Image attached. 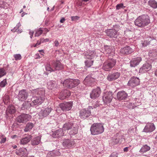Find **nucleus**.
I'll use <instances>...</instances> for the list:
<instances>
[{
  "mask_svg": "<svg viewBox=\"0 0 157 157\" xmlns=\"http://www.w3.org/2000/svg\"><path fill=\"white\" fill-rule=\"evenodd\" d=\"M149 5L153 8H157V2L154 0H150L148 2Z\"/></svg>",
  "mask_w": 157,
  "mask_h": 157,
  "instance_id": "obj_38",
  "label": "nucleus"
},
{
  "mask_svg": "<svg viewBox=\"0 0 157 157\" xmlns=\"http://www.w3.org/2000/svg\"><path fill=\"white\" fill-rule=\"evenodd\" d=\"M56 153V155H59L60 154L59 152L58 151H54L53 152H50L49 153L47 154V156L48 157H53L54 154Z\"/></svg>",
  "mask_w": 157,
  "mask_h": 157,
  "instance_id": "obj_41",
  "label": "nucleus"
},
{
  "mask_svg": "<svg viewBox=\"0 0 157 157\" xmlns=\"http://www.w3.org/2000/svg\"><path fill=\"white\" fill-rule=\"evenodd\" d=\"M94 81L95 79L93 78L88 75L84 79L83 83L86 85L90 86L94 84Z\"/></svg>",
  "mask_w": 157,
  "mask_h": 157,
  "instance_id": "obj_14",
  "label": "nucleus"
},
{
  "mask_svg": "<svg viewBox=\"0 0 157 157\" xmlns=\"http://www.w3.org/2000/svg\"><path fill=\"white\" fill-rule=\"evenodd\" d=\"M141 60L140 57L134 58L130 62V66L132 67H134L138 65Z\"/></svg>",
  "mask_w": 157,
  "mask_h": 157,
  "instance_id": "obj_22",
  "label": "nucleus"
},
{
  "mask_svg": "<svg viewBox=\"0 0 157 157\" xmlns=\"http://www.w3.org/2000/svg\"><path fill=\"white\" fill-rule=\"evenodd\" d=\"M104 130L103 124L101 123H94L90 128L91 133L92 135H98L103 133Z\"/></svg>",
  "mask_w": 157,
  "mask_h": 157,
  "instance_id": "obj_2",
  "label": "nucleus"
},
{
  "mask_svg": "<svg viewBox=\"0 0 157 157\" xmlns=\"http://www.w3.org/2000/svg\"><path fill=\"white\" fill-rule=\"evenodd\" d=\"M140 79L137 77L133 76L131 78L128 83V85L131 87H134L140 85Z\"/></svg>",
  "mask_w": 157,
  "mask_h": 157,
  "instance_id": "obj_8",
  "label": "nucleus"
},
{
  "mask_svg": "<svg viewBox=\"0 0 157 157\" xmlns=\"http://www.w3.org/2000/svg\"><path fill=\"white\" fill-rule=\"evenodd\" d=\"M75 143V141L73 140L65 139L63 141V145L65 148H69L74 146Z\"/></svg>",
  "mask_w": 157,
  "mask_h": 157,
  "instance_id": "obj_19",
  "label": "nucleus"
},
{
  "mask_svg": "<svg viewBox=\"0 0 157 157\" xmlns=\"http://www.w3.org/2000/svg\"><path fill=\"white\" fill-rule=\"evenodd\" d=\"M31 106V102L29 101L25 102L22 105L21 109L22 110H25L29 108Z\"/></svg>",
  "mask_w": 157,
  "mask_h": 157,
  "instance_id": "obj_35",
  "label": "nucleus"
},
{
  "mask_svg": "<svg viewBox=\"0 0 157 157\" xmlns=\"http://www.w3.org/2000/svg\"><path fill=\"white\" fill-rule=\"evenodd\" d=\"M78 79H69L65 80L63 83L64 86L71 89L77 86L80 83Z\"/></svg>",
  "mask_w": 157,
  "mask_h": 157,
  "instance_id": "obj_4",
  "label": "nucleus"
},
{
  "mask_svg": "<svg viewBox=\"0 0 157 157\" xmlns=\"http://www.w3.org/2000/svg\"><path fill=\"white\" fill-rule=\"evenodd\" d=\"M39 52H43V53H44V50H39Z\"/></svg>",
  "mask_w": 157,
  "mask_h": 157,
  "instance_id": "obj_63",
  "label": "nucleus"
},
{
  "mask_svg": "<svg viewBox=\"0 0 157 157\" xmlns=\"http://www.w3.org/2000/svg\"><path fill=\"white\" fill-rule=\"evenodd\" d=\"M149 56L151 60L157 59V51L155 50L150 51L149 52Z\"/></svg>",
  "mask_w": 157,
  "mask_h": 157,
  "instance_id": "obj_29",
  "label": "nucleus"
},
{
  "mask_svg": "<svg viewBox=\"0 0 157 157\" xmlns=\"http://www.w3.org/2000/svg\"><path fill=\"white\" fill-rule=\"evenodd\" d=\"M128 147H126L124 148V152H127L128 151Z\"/></svg>",
  "mask_w": 157,
  "mask_h": 157,
  "instance_id": "obj_61",
  "label": "nucleus"
},
{
  "mask_svg": "<svg viewBox=\"0 0 157 157\" xmlns=\"http://www.w3.org/2000/svg\"><path fill=\"white\" fill-rule=\"evenodd\" d=\"M151 40H148L147 41V40L146 39V40H144V42H143V41H142L141 44L143 46V47H145L146 46L149 44L150 41Z\"/></svg>",
  "mask_w": 157,
  "mask_h": 157,
  "instance_id": "obj_48",
  "label": "nucleus"
},
{
  "mask_svg": "<svg viewBox=\"0 0 157 157\" xmlns=\"http://www.w3.org/2000/svg\"><path fill=\"white\" fill-rule=\"evenodd\" d=\"M90 115V110L88 109H83L80 111V117L82 119H86Z\"/></svg>",
  "mask_w": 157,
  "mask_h": 157,
  "instance_id": "obj_16",
  "label": "nucleus"
},
{
  "mask_svg": "<svg viewBox=\"0 0 157 157\" xmlns=\"http://www.w3.org/2000/svg\"><path fill=\"white\" fill-rule=\"evenodd\" d=\"M123 4L122 3L117 4L116 6L117 10H119L121 8H123Z\"/></svg>",
  "mask_w": 157,
  "mask_h": 157,
  "instance_id": "obj_53",
  "label": "nucleus"
},
{
  "mask_svg": "<svg viewBox=\"0 0 157 157\" xmlns=\"http://www.w3.org/2000/svg\"><path fill=\"white\" fill-rule=\"evenodd\" d=\"M6 71L4 68H0V78L6 75Z\"/></svg>",
  "mask_w": 157,
  "mask_h": 157,
  "instance_id": "obj_42",
  "label": "nucleus"
},
{
  "mask_svg": "<svg viewBox=\"0 0 157 157\" xmlns=\"http://www.w3.org/2000/svg\"><path fill=\"white\" fill-rule=\"evenodd\" d=\"M34 125L32 123L29 122L28 123L24 129V131L27 132L30 131L33 127Z\"/></svg>",
  "mask_w": 157,
  "mask_h": 157,
  "instance_id": "obj_34",
  "label": "nucleus"
},
{
  "mask_svg": "<svg viewBox=\"0 0 157 157\" xmlns=\"http://www.w3.org/2000/svg\"><path fill=\"white\" fill-rule=\"evenodd\" d=\"M31 136L27 135V136L20 140V143L21 144H26L31 140Z\"/></svg>",
  "mask_w": 157,
  "mask_h": 157,
  "instance_id": "obj_31",
  "label": "nucleus"
},
{
  "mask_svg": "<svg viewBox=\"0 0 157 157\" xmlns=\"http://www.w3.org/2000/svg\"><path fill=\"white\" fill-rule=\"evenodd\" d=\"M118 153L113 152L111 154L109 157H118Z\"/></svg>",
  "mask_w": 157,
  "mask_h": 157,
  "instance_id": "obj_52",
  "label": "nucleus"
},
{
  "mask_svg": "<svg viewBox=\"0 0 157 157\" xmlns=\"http://www.w3.org/2000/svg\"><path fill=\"white\" fill-rule=\"evenodd\" d=\"M41 137L37 136L32 139L31 141V144L33 146L38 144L40 142Z\"/></svg>",
  "mask_w": 157,
  "mask_h": 157,
  "instance_id": "obj_30",
  "label": "nucleus"
},
{
  "mask_svg": "<svg viewBox=\"0 0 157 157\" xmlns=\"http://www.w3.org/2000/svg\"><path fill=\"white\" fill-rule=\"evenodd\" d=\"M42 42H41V40H40V42H39V41H37V43H36V44L34 46V47H36L37 46V45H39Z\"/></svg>",
  "mask_w": 157,
  "mask_h": 157,
  "instance_id": "obj_60",
  "label": "nucleus"
},
{
  "mask_svg": "<svg viewBox=\"0 0 157 157\" xmlns=\"http://www.w3.org/2000/svg\"><path fill=\"white\" fill-rule=\"evenodd\" d=\"M133 51L132 48L129 46H126L121 48L120 50V52L122 55H126L131 53Z\"/></svg>",
  "mask_w": 157,
  "mask_h": 157,
  "instance_id": "obj_15",
  "label": "nucleus"
},
{
  "mask_svg": "<svg viewBox=\"0 0 157 157\" xmlns=\"http://www.w3.org/2000/svg\"><path fill=\"white\" fill-rule=\"evenodd\" d=\"M16 109L14 107L13 105H9L7 108L6 112L7 114H13L15 113Z\"/></svg>",
  "mask_w": 157,
  "mask_h": 157,
  "instance_id": "obj_33",
  "label": "nucleus"
},
{
  "mask_svg": "<svg viewBox=\"0 0 157 157\" xmlns=\"http://www.w3.org/2000/svg\"><path fill=\"white\" fill-rule=\"evenodd\" d=\"M49 41V39L48 38H46L45 39H44L43 38H42L41 39V42L42 43H43L44 42H48Z\"/></svg>",
  "mask_w": 157,
  "mask_h": 157,
  "instance_id": "obj_57",
  "label": "nucleus"
},
{
  "mask_svg": "<svg viewBox=\"0 0 157 157\" xmlns=\"http://www.w3.org/2000/svg\"><path fill=\"white\" fill-rule=\"evenodd\" d=\"M64 131L62 128L56 130L53 134V136L55 138H57L64 135Z\"/></svg>",
  "mask_w": 157,
  "mask_h": 157,
  "instance_id": "obj_28",
  "label": "nucleus"
},
{
  "mask_svg": "<svg viewBox=\"0 0 157 157\" xmlns=\"http://www.w3.org/2000/svg\"><path fill=\"white\" fill-rule=\"evenodd\" d=\"M31 118V117L30 115L23 113L17 117V121L20 123H25L29 121Z\"/></svg>",
  "mask_w": 157,
  "mask_h": 157,
  "instance_id": "obj_6",
  "label": "nucleus"
},
{
  "mask_svg": "<svg viewBox=\"0 0 157 157\" xmlns=\"http://www.w3.org/2000/svg\"><path fill=\"white\" fill-rule=\"evenodd\" d=\"M120 76V73L118 72H112L108 75L107 79L109 81H113L117 79Z\"/></svg>",
  "mask_w": 157,
  "mask_h": 157,
  "instance_id": "obj_13",
  "label": "nucleus"
},
{
  "mask_svg": "<svg viewBox=\"0 0 157 157\" xmlns=\"http://www.w3.org/2000/svg\"><path fill=\"white\" fill-rule=\"evenodd\" d=\"M31 93L34 95H37V96L45 98V90L43 88L33 89L32 90Z\"/></svg>",
  "mask_w": 157,
  "mask_h": 157,
  "instance_id": "obj_9",
  "label": "nucleus"
},
{
  "mask_svg": "<svg viewBox=\"0 0 157 157\" xmlns=\"http://www.w3.org/2000/svg\"><path fill=\"white\" fill-rule=\"evenodd\" d=\"M54 46L56 47H58L59 45V43L58 41L57 40H56L54 43Z\"/></svg>",
  "mask_w": 157,
  "mask_h": 157,
  "instance_id": "obj_56",
  "label": "nucleus"
},
{
  "mask_svg": "<svg viewBox=\"0 0 157 157\" xmlns=\"http://www.w3.org/2000/svg\"><path fill=\"white\" fill-rule=\"evenodd\" d=\"M142 66H144V68H145L147 71L150 70L151 67V65L148 63L144 64Z\"/></svg>",
  "mask_w": 157,
  "mask_h": 157,
  "instance_id": "obj_43",
  "label": "nucleus"
},
{
  "mask_svg": "<svg viewBox=\"0 0 157 157\" xmlns=\"http://www.w3.org/2000/svg\"><path fill=\"white\" fill-rule=\"evenodd\" d=\"M52 68L50 65L48 64L46 66V70L50 72L54 71L55 70H59L63 69V66L59 60L53 61L52 64Z\"/></svg>",
  "mask_w": 157,
  "mask_h": 157,
  "instance_id": "obj_3",
  "label": "nucleus"
},
{
  "mask_svg": "<svg viewBox=\"0 0 157 157\" xmlns=\"http://www.w3.org/2000/svg\"><path fill=\"white\" fill-rule=\"evenodd\" d=\"M144 66H142V67H141L140 68L139 70V72L140 73L142 74L147 71L146 70V68H144Z\"/></svg>",
  "mask_w": 157,
  "mask_h": 157,
  "instance_id": "obj_50",
  "label": "nucleus"
},
{
  "mask_svg": "<svg viewBox=\"0 0 157 157\" xmlns=\"http://www.w3.org/2000/svg\"><path fill=\"white\" fill-rule=\"evenodd\" d=\"M103 48L105 50V52L106 53H110L111 52L110 46L107 45L104 46Z\"/></svg>",
  "mask_w": 157,
  "mask_h": 157,
  "instance_id": "obj_40",
  "label": "nucleus"
},
{
  "mask_svg": "<svg viewBox=\"0 0 157 157\" xmlns=\"http://www.w3.org/2000/svg\"><path fill=\"white\" fill-rule=\"evenodd\" d=\"M45 98L43 97L36 96L33 98V101L31 102V106H33L36 105L41 104L44 101Z\"/></svg>",
  "mask_w": 157,
  "mask_h": 157,
  "instance_id": "obj_10",
  "label": "nucleus"
},
{
  "mask_svg": "<svg viewBox=\"0 0 157 157\" xmlns=\"http://www.w3.org/2000/svg\"><path fill=\"white\" fill-rule=\"evenodd\" d=\"M43 33V31L41 28H40L38 30H37L35 34V36H38L41 35Z\"/></svg>",
  "mask_w": 157,
  "mask_h": 157,
  "instance_id": "obj_46",
  "label": "nucleus"
},
{
  "mask_svg": "<svg viewBox=\"0 0 157 157\" xmlns=\"http://www.w3.org/2000/svg\"><path fill=\"white\" fill-rule=\"evenodd\" d=\"M73 105L72 102H65L61 103L59 106L61 109L63 111H67L70 110Z\"/></svg>",
  "mask_w": 157,
  "mask_h": 157,
  "instance_id": "obj_12",
  "label": "nucleus"
},
{
  "mask_svg": "<svg viewBox=\"0 0 157 157\" xmlns=\"http://www.w3.org/2000/svg\"><path fill=\"white\" fill-rule=\"evenodd\" d=\"M134 129L133 128H129L128 131V134L131 135H133L135 133L134 132Z\"/></svg>",
  "mask_w": 157,
  "mask_h": 157,
  "instance_id": "obj_51",
  "label": "nucleus"
},
{
  "mask_svg": "<svg viewBox=\"0 0 157 157\" xmlns=\"http://www.w3.org/2000/svg\"><path fill=\"white\" fill-rule=\"evenodd\" d=\"M83 1H78L77 2V5L78 6H82L84 4L83 3Z\"/></svg>",
  "mask_w": 157,
  "mask_h": 157,
  "instance_id": "obj_55",
  "label": "nucleus"
},
{
  "mask_svg": "<svg viewBox=\"0 0 157 157\" xmlns=\"http://www.w3.org/2000/svg\"><path fill=\"white\" fill-rule=\"evenodd\" d=\"M116 60L114 59H109L103 63L102 68L105 71H109L115 65Z\"/></svg>",
  "mask_w": 157,
  "mask_h": 157,
  "instance_id": "obj_5",
  "label": "nucleus"
},
{
  "mask_svg": "<svg viewBox=\"0 0 157 157\" xmlns=\"http://www.w3.org/2000/svg\"><path fill=\"white\" fill-rule=\"evenodd\" d=\"M72 21H75L79 19V17L78 16H72L71 17Z\"/></svg>",
  "mask_w": 157,
  "mask_h": 157,
  "instance_id": "obj_54",
  "label": "nucleus"
},
{
  "mask_svg": "<svg viewBox=\"0 0 157 157\" xmlns=\"http://www.w3.org/2000/svg\"><path fill=\"white\" fill-rule=\"evenodd\" d=\"M155 129V127L153 123H148L145 127L143 131L146 132H151Z\"/></svg>",
  "mask_w": 157,
  "mask_h": 157,
  "instance_id": "obj_20",
  "label": "nucleus"
},
{
  "mask_svg": "<svg viewBox=\"0 0 157 157\" xmlns=\"http://www.w3.org/2000/svg\"><path fill=\"white\" fill-rule=\"evenodd\" d=\"M28 94L25 90H20L18 95V99L20 101H23L28 98Z\"/></svg>",
  "mask_w": 157,
  "mask_h": 157,
  "instance_id": "obj_11",
  "label": "nucleus"
},
{
  "mask_svg": "<svg viewBox=\"0 0 157 157\" xmlns=\"http://www.w3.org/2000/svg\"><path fill=\"white\" fill-rule=\"evenodd\" d=\"M150 149V146H147V145H145L142 147L140 151V152L144 153L148 151Z\"/></svg>",
  "mask_w": 157,
  "mask_h": 157,
  "instance_id": "obj_36",
  "label": "nucleus"
},
{
  "mask_svg": "<svg viewBox=\"0 0 157 157\" xmlns=\"http://www.w3.org/2000/svg\"><path fill=\"white\" fill-rule=\"evenodd\" d=\"M7 84L6 79H5L0 82V87L2 88L4 87Z\"/></svg>",
  "mask_w": 157,
  "mask_h": 157,
  "instance_id": "obj_45",
  "label": "nucleus"
},
{
  "mask_svg": "<svg viewBox=\"0 0 157 157\" xmlns=\"http://www.w3.org/2000/svg\"><path fill=\"white\" fill-rule=\"evenodd\" d=\"M150 21L149 16L143 15L138 17L135 21V25L139 27H143L149 25Z\"/></svg>",
  "mask_w": 157,
  "mask_h": 157,
  "instance_id": "obj_1",
  "label": "nucleus"
},
{
  "mask_svg": "<svg viewBox=\"0 0 157 157\" xmlns=\"http://www.w3.org/2000/svg\"><path fill=\"white\" fill-rule=\"evenodd\" d=\"M16 154L21 156H26L28 154L27 149L25 148H21L16 151Z\"/></svg>",
  "mask_w": 157,
  "mask_h": 157,
  "instance_id": "obj_21",
  "label": "nucleus"
},
{
  "mask_svg": "<svg viewBox=\"0 0 157 157\" xmlns=\"http://www.w3.org/2000/svg\"><path fill=\"white\" fill-rule=\"evenodd\" d=\"M34 32L33 31H32L30 30L29 32V34L30 35V37L31 39L32 38Z\"/></svg>",
  "mask_w": 157,
  "mask_h": 157,
  "instance_id": "obj_58",
  "label": "nucleus"
},
{
  "mask_svg": "<svg viewBox=\"0 0 157 157\" xmlns=\"http://www.w3.org/2000/svg\"><path fill=\"white\" fill-rule=\"evenodd\" d=\"M155 76H157V69L155 70Z\"/></svg>",
  "mask_w": 157,
  "mask_h": 157,
  "instance_id": "obj_64",
  "label": "nucleus"
},
{
  "mask_svg": "<svg viewBox=\"0 0 157 157\" xmlns=\"http://www.w3.org/2000/svg\"><path fill=\"white\" fill-rule=\"evenodd\" d=\"M21 25V24L20 23V22L18 23L16 25V26L14 28V29L13 30H15V31H16L18 33H21L22 31V30L21 29H18L20 27Z\"/></svg>",
  "mask_w": 157,
  "mask_h": 157,
  "instance_id": "obj_39",
  "label": "nucleus"
},
{
  "mask_svg": "<svg viewBox=\"0 0 157 157\" xmlns=\"http://www.w3.org/2000/svg\"><path fill=\"white\" fill-rule=\"evenodd\" d=\"M13 57L15 60H21V59L22 57L20 54H16L13 55Z\"/></svg>",
  "mask_w": 157,
  "mask_h": 157,
  "instance_id": "obj_47",
  "label": "nucleus"
},
{
  "mask_svg": "<svg viewBox=\"0 0 157 157\" xmlns=\"http://www.w3.org/2000/svg\"><path fill=\"white\" fill-rule=\"evenodd\" d=\"M52 109L51 108L47 107L43 109L39 113V116L41 117H44L47 116L51 112Z\"/></svg>",
  "mask_w": 157,
  "mask_h": 157,
  "instance_id": "obj_18",
  "label": "nucleus"
},
{
  "mask_svg": "<svg viewBox=\"0 0 157 157\" xmlns=\"http://www.w3.org/2000/svg\"><path fill=\"white\" fill-rule=\"evenodd\" d=\"M36 56L37 57V58L40 59V56L39 55L38 53L36 54Z\"/></svg>",
  "mask_w": 157,
  "mask_h": 157,
  "instance_id": "obj_62",
  "label": "nucleus"
},
{
  "mask_svg": "<svg viewBox=\"0 0 157 157\" xmlns=\"http://www.w3.org/2000/svg\"><path fill=\"white\" fill-rule=\"evenodd\" d=\"M72 127L70 130V131H68V132L71 135H74L76 134L78 132V129L77 126L76 125H75L73 126Z\"/></svg>",
  "mask_w": 157,
  "mask_h": 157,
  "instance_id": "obj_32",
  "label": "nucleus"
},
{
  "mask_svg": "<svg viewBox=\"0 0 157 157\" xmlns=\"http://www.w3.org/2000/svg\"><path fill=\"white\" fill-rule=\"evenodd\" d=\"M93 61L91 60H87L85 62L86 65L87 67H91L93 65Z\"/></svg>",
  "mask_w": 157,
  "mask_h": 157,
  "instance_id": "obj_44",
  "label": "nucleus"
},
{
  "mask_svg": "<svg viewBox=\"0 0 157 157\" xmlns=\"http://www.w3.org/2000/svg\"><path fill=\"white\" fill-rule=\"evenodd\" d=\"M74 125L71 122L66 123L63 125L62 129L64 131V132H68L69 131L71 128Z\"/></svg>",
  "mask_w": 157,
  "mask_h": 157,
  "instance_id": "obj_26",
  "label": "nucleus"
},
{
  "mask_svg": "<svg viewBox=\"0 0 157 157\" xmlns=\"http://www.w3.org/2000/svg\"><path fill=\"white\" fill-rule=\"evenodd\" d=\"M0 137L1 139V141H0V143L1 144L4 143L6 140V138L5 137L4 135L3 134H1L0 135Z\"/></svg>",
  "mask_w": 157,
  "mask_h": 157,
  "instance_id": "obj_49",
  "label": "nucleus"
},
{
  "mask_svg": "<svg viewBox=\"0 0 157 157\" xmlns=\"http://www.w3.org/2000/svg\"><path fill=\"white\" fill-rule=\"evenodd\" d=\"M70 95L71 93L69 91L64 90L60 93L59 98L60 99L63 100L67 98Z\"/></svg>",
  "mask_w": 157,
  "mask_h": 157,
  "instance_id": "obj_24",
  "label": "nucleus"
},
{
  "mask_svg": "<svg viewBox=\"0 0 157 157\" xmlns=\"http://www.w3.org/2000/svg\"><path fill=\"white\" fill-rule=\"evenodd\" d=\"M127 96V94L124 91H119L117 94V98L119 101L125 100Z\"/></svg>",
  "mask_w": 157,
  "mask_h": 157,
  "instance_id": "obj_23",
  "label": "nucleus"
},
{
  "mask_svg": "<svg viewBox=\"0 0 157 157\" xmlns=\"http://www.w3.org/2000/svg\"><path fill=\"white\" fill-rule=\"evenodd\" d=\"M65 21V19L64 18L62 17L60 20V22L61 23H63Z\"/></svg>",
  "mask_w": 157,
  "mask_h": 157,
  "instance_id": "obj_59",
  "label": "nucleus"
},
{
  "mask_svg": "<svg viewBox=\"0 0 157 157\" xmlns=\"http://www.w3.org/2000/svg\"><path fill=\"white\" fill-rule=\"evenodd\" d=\"M113 98V94L110 92H106L103 95L102 100L104 103L107 104L110 103Z\"/></svg>",
  "mask_w": 157,
  "mask_h": 157,
  "instance_id": "obj_7",
  "label": "nucleus"
},
{
  "mask_svg": "<svg viewBox=\"0 0 157 157\" xmlns=\"http://www.w3.org/2000/svg\"><path fill=\"white\" fill-rule=\"evenodd\" d=\"M95 54L94 51H89L87 52L86 55V58L89 59H92L95 56Z\"/></svg>",
  "mask_w": 157,
  "mask_h": 157,
  "instance_id": "obj_37",
  "label": "nucleus"
},
{
  "mask_svg": "<svg viewBox=\"0 0 157 157\" xmlns=\"http://www.w3.org/2000/svg\"><path fill=\"white\" fill-rule=\"evenodd\" d=\"M58 82L56 81H50L47 83V87L48 89L52 90L57 87Z\"/></svg>",
  "mask_w": 157,
  "mask_h": 157,
  "instance_id": "obj_25",
  "label": "nucleus"
},
{
  "mask_svg": "<svg viewBox=\"0 0 157 157\" xmlns=\"http://www.w3.org/2000/svg\"><path fill=\"white\" fill-rule=\"evenodd\" d=\"M101 93V89L99 87L94 89L90 94V97L92 99H95L98 97Z\"/></svg>",
  "mask_w": 157,
  "mask_h": 157,
  "instance_id": "obj_17",
  "label": "nucleus"
},
{
  "mask_svg": "<svg viewBox=\"0 0 157 157\" xmlns=\"http://www.w3.org/2000/svg\"><path fill=\"white\" fill-rule=\"evenodd\" d=\"M107 35L110 37H117V32L115 29H109L106 32Z\"/></svg>",
  "mask_w": 157,
  "mask_h": 157,
  "instance_id": "obj_27",
  "label": "nucleus"
}]
</instances>
